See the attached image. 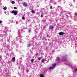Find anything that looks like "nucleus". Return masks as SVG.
<instances>
[{"mask_svg": "<svg viewBox=\"0 0 77 77\" xmlns=\"http://www.w3.org/2000/svg\"><path fill=\"white\" fill-rule=\"evenodd\" d=\"M62 59L63 61H66L67 60V57L66 56H63L62 57Z\"/></svg>", "mask_w": 77, "mask_h": 77, "instance_id": "obj_1", "label": "nucleus"}, {"mask_svg": "<svg viewBox=\"0 0 77 77\" xmlns=\"http://www.w3.org/2000/svg\"><path fill=\"white\" fill-rule=\"evenodd\" d=\"M11 14H14V15H17V11L13 10L12 11Z\"/></svg>", "mask_w": 77, "mask_h": 77, "instance_id": "obj_2", "label": "nucleus"}, {"mask_svg": "<svg viewBox=\"0 0 77 77\" xmlns=\"http://www.w3.org/2000/svg\"><path fill=\"white\" fill-rule=\"evenodd\" d=\"M56 64L54 63V64L52 65V66H53L52 67H50L49 68V69H53V68H55V66H56Z\"/></svg>", "mask_w": 77, "mask_h": 77, "instance_id": "obj_3", "label": "nucleus"}, {"mask_svg": "<svg viewBox=\"0 0 77 77\" xmlns=\"http://www.w3.org/2000/svg\"><path fill=\"white\" fill-rule=\"evenodd\" d=\"M58 34H59V35H64L65 34V33H64L62 32H59L58 33Z\"/></svg>", "mask_w": 77, "mask_h": 77, "instance_id": "obj_4", "label": "nucleus"}, {"mask_svg": "<svg viewBox=\"0 0 77 77\" xmlns=\"http://www.w3.org/2000/svg\"><path fill=\"white\" fill-rule=\"evenodd\" d=\"M55 60L56 61H59V60H60V58L57 57L56 58Z\"/></svg>", "mask_w": 77, "mask_h": 77, "instance_id": "obj_5", "label": "nucleus"}, {"mask_svg": "<svg viewBox=\"0 0 77 77\" xmlns=\"http://www.w3.org/2000/svg\"><path fill=\"white\" fill-rule=\"evenodd\" d=\"M23 6L25 7H26V6H27V4L26 2H24L23 3Z\"/></svg>", "mask_w": 77, "mask_h": 77, "instance_id": "obj_6", "label": "nucleus"}, {"mask_svg": "<svg viewBox=\"0 0 77 77\" xmlns=\"http://www.w3.org/2000/svg\"><path fill=\"white\" fill-rule=\"evenodd\" d=\"M49 27L50 29H53L54 26H50Z\"/></svg>", "mask_w": 77, "mask_h": 77, "instance_id": "obj_7", "label": "nucleus"}, {"mask_svg": "<svg viewBox=\"0 0 77 77\" xmlns=\"http://www.w3.org/2000/svg\"><path fill=\"white\" fill-rule=\"evenodd\" d=\"M12 60L13 61H14L15 60V57H13L12 58Z\"/></svg>", "mask_w": 77, "mask_h": 77, "instance_id": "obj_8", "label": "nucleus"}, {"mask_svg": "<svg viewBox=\"0 0 77 77\" xmlns=\"http://www.w3.org/2000/svg\"><path fill=\"white\" fill-rule=\"evenodd\" d=\"M31 12L32 13V14H34L35 13V12L33 10H32L31 11Z\"/></svg>", "mask_w": 77, "mask_h": 77, "instance_id": "obj_9", "label": "nucleus"}, {"mask_svg": "<svg viewBox=\"0 0 77 77\" xmlns=\"http://www.w3.org/2000/svg\"><path fill=\"white\" fill-rule=\"evenodd\" d=\"M3 9L4 10H6V9H7V7H5Z\"/></svg>", "mask_w": 77, "mask_h": 77, "instance_id": "obj_10", "label": "nucleus"}, {"mask_svg": "<svg viewBox=\"0 0 77 77\" xmlns=\"http://www.w3.org/2000/svg\"><path fill=\"white\" fill-rule=\"evenodd\" d=\"M40 77H44V75H43V74H41L40 75Z\"/></svg>", "mask_w": 77, "mask_h": 77, "instance_id": "obj_11", "label": "nucleus"}, {"mask_svg": "<svg viewBox=\"0 0 77 77\" xmlns=\"http://www.w3.org/2000/svg\"><path fill=\"white\" fill-rule=\"evenodd\" d=\"M15 2H14V1H12V2H11V3L12 4H15Z\"/></svg>", "mask_w": 77, "mask_h": 77, "instance_id": "obj_12", "label": "nucleus"}, {"mask_svg": "<svg viewBox=\"0 0 77 77\" xmlns=\"http://www.w3.org/2000/svg\"><path fill=\"white\" fill-rule=\"evenodd\" d=\"M28 32L29 33H30V32H31V30H30V29H29Z\"/></svg>", "mask_w": 77, "mask_h": 77, "instance_id": "obj_13", "label": "nucleus"}, {"mask_svg": "<svg viewBox=\"0 0 77 77\" xmlns=\"http://www.w3.org/2000/svg\"><path fill=\"white\" fill-rule=\"evenodd\" d=\"M22 19L23 20H25V17H22Z\"/></svg>", "mask_w": 77, "mask_h": 77, "instance_id": "obj_14", "label": "nucleus"}, {"mask_svg": "<svg viewBox=\"0 0 77 77\" xmlns=\"http://www.w3.org/2000/svg\"><path fill=\"white\" fill-rule=\"evenodd\" d=\"M41 57H40L38 58V60H41Z\"/></svg>", "mask_w": 77, "mask_h": 77, "instance_id": "obj_15", "label": "nucleus"}, {"mask_svg": "<svg viewBox=\"0 0 77 77\" xmlns=\"http://www.w3.org/2000/svg\"><path fill=\"white\" fill-rule=\"evenodd\" d=\"M34 61V60H33V59H32L31 62H33Z\"/></svg>", "mask_w": 77, "mask_h": 77, "instance_id": "obj_16", "label": "nucleus"}, {"mask_svg": "<svg viewBox=\"0 0 77 77\" xmlns=\"http://www.w3.org/2000/svg\"><path fill=\"white\" fill-rule=\"evenodd\" d=\"M42 62H44V59H43L42 60Z\"/></svg>", "mask_w": 77, "mask_h": 77, "instance_id": "obj_17", "label": "nucleus"}, {"mask_svg": "<svg viewBox=\"0 0 77 77\" xmlns=\"http://www.w3.org/2000/svg\"><path fill=\"white\" fill-rule=\"evenodd\" d=\"M14 9H17V8L15 7H14Z\"/></svg>", "mask_w": 77, "mask_h": 77, "instance_id": "obj_18", "label": "nucleus"}, {"mask_svg": "<svg viewBox=\"0 0 77 77\" xmlns=\"http://www.w3.org/2000/svg\"><path fill=\"white\" fill-rule=\"evenodd\" d=\"M77 69H75L74 70V71L75 72H76L77 71Z\"/></svg>", "mask_w": 77, "mask_h": 77, "instance_id": "obj_19", "label": "nucleus"}, {"mask_svg": "<svg viewBox=\"0 0 77 77\" xmlns=\"http://www.w3.org/2000/svg\"><path fill=\"white\" fill-rule=\"evenodd\" d=\"M41 17L42 18V17H43V15H41Z\"/></svg>", "mask_w": 77, "mask_h": 77, "instance_id": "obj_20", "label": "nucleus"}, {"mask_svg": "<svg viewBox=\"0 0 77 77\" xmlns=\"http://www.w3.org/2000/svg\"><path fill=\"white\" fill-rule=\"evenodd\" d=\"M2 21H0V24H1V23H2Z\"/></svg>", "mask_w": 77, "mask_h": 77, "instance_id": "obj_21", "label": "nucleus"}, {"mask_svg": "<svg viewBox=\"0 0 77 77\" xmlns=\"http://www.w3.org/2000/svg\"><path fill=\"white\" fill-rule=\"evenodd\" d=\"M35 54H36V56H38V54L36 53Z\"/></svg>", "mask_w": 77, "mask_h": 77, "instance_id": "obj_22", "label": "nucleus"}, {"mask_svg": "<svg viewBox=\"0 0 77 77\" xmlns=\"http://www.w3.org/2000/svg\"><path fill=\"white\" fill-rule=\"evenodd\" d=\"M30 46V44H28V47H29Z\"/></svg>", "mask_w": 77, "mask_h": 77, "instance_id": "obj_23", "label": "nucleus"}, {"mask_svg": "<svg viewBox=\"0 0 77 77\" xmlns=\"http://www.w3.org/2000/svg\"><path fill=\"white\" fill-rule=\"evenodd\" d=\"M50 9H52V6H51Z\"/></svg>", "mask_w": 77, "mask_h": 77, "instance_id": "obj_24", "label": "nucleus"}, {"mask_svg": "<svg viewBox=\"0 0 77 77\" xmlns=\"http://www.w3.org/2000/svg\"><path fill=\"white\" fill-rule=\"evenodd\" d=\"M42 59V56L41 57Z\"/></svg>", "mask_w": 77, "mask_h": 77, "instance_id": "obj_25", "label": "nucleus"}, {"mask_svg": "<svg viewBox=\"0 0 77 77\" xmlns=\"http://www.w3.org/2000/svg\"><path fill=\"white\" fill-rule=\"evenodd\" d=\"M0 58H1V57L0 56Z\"/></svg>", "mask_w": 77, "mask_h": 77, "instance_id": "obj_26", "label": "nucleus"}]
</instances>
